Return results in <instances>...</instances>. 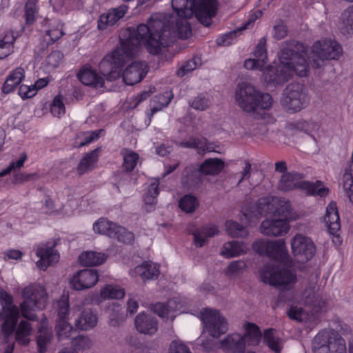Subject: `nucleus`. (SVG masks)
Masks as SVG:
<instances>
[{
	"mask_svg": "<svg viewBox=\"0 0 353 353\" xmlns=\"http://www.w3.org/2000/svg\"><path fill=\"white\" fill-rule=\"evenodd\" d=\"M175 16L164 13L151 15L146 24H140L136 29L128 28L120 36L121 47L106 55L99 64V70L108 81H114L121 76V66L145 48L152 54H158L176 37L188 39L192 34L188 19L195 14L204 26L211 23L216 14V0H172Z\"/></svg>",
	"mask_w": 353,
	"mask_h": 353,
	"instance_id": "nucleus-1",
	"label": "nucleus"
},
{
	"mask_svg": "<svg viewBox=\"0 0 353 353\" xmlns=\"http://www.w3.org/2000/svg\"><path fill=\"white\" fill-rule=\"evenodd\" d=\"M265 46V39H261L254 51V58L248 59L244 62L246 69L261 71L262 78L265 82L275 84L288 81L294 73L300 77L307 75V53L302 43L295 41L288 43L279 54V63L275 66H266L268 54Z\"/></svg>",
	"mask_w": 353,
	"mask_h": 353,
	"instance_id": "nucleus-2",
	"label": "nucleus"
},
{
	"mask_svg": "<svg viewBox=\"0 0 353 353\" xmlns=\"http://www.w3.org/2000/svg\"><path fill=\"white\" fill-rule=\"evenodd\" d=\"M252 248L257 253L267 255L280 263L276 266L266 265L260 270V277L264 283L283 289L294 287L296 282V274L282 265V263L290 266L292 265L284 240L259 239L252 244Z\"/></svg>",
	"mask_w": 353,
	"mask_h": 353,
	"instance_id": "nucleus-3",
	"label": "nucleus"
},
{
	"mask_svg": "<svg viewBox=\"0 0 353 353\" xmlns=\"http://www.w3.org/2000/svg\"><path fill=\"white\" fill-rule=\"evenodd\" d=\"M243 334L233 332L228 334L218 343L212 341H203L201 346L208 352L221 349L226 353H244L246 348L256 347L261 340V332L257 325L244 322L241 326Z\"/></svg>",
	"mask_w": 353,
	"mask_h": 353,
	"instance_id": "nucleus-4",
	"label": "nucleus"
},
{
	"mask_svg": "<svg viewBox=\"0 0 353 353\" xmlns=\"http://www.w3.org/2000/svg\"><path fill=\"white\" fill-rule=\"evenodd\" d=\"M266 214H274L289 222L299 218V214L292 208L290 201L272 196L259 199L258 205L250 210H243V214L249 224L256 222L261 215Z\"/></svg>",
	"mask_w": 353,
	"mask_h": 353,
	"instance_id": "nucleus-5",
	"label": "nucleus"
},
{
	"mask_svg": "<svg viewBox=\"0 0 353 353\" xmlns=\"http://www.w3.org/2000/svg\"><path fill=\"white\" fill-rule=\"evenodd\" d=\"M235 101L241 110L254 112L258 109L268 110L273 104L272 97L259 92L250 83H239L235 91Z\"/></svg>",
	"mask_w": 353,
	"mask_h": 353,
	"instance_id": "nucleus-6",
	"label": "nucleus"
},
{
	"mask_svg": "<svg viewBox=\"0 0 353 353\" xmlns=\"http://www.w3.org/2000/svg\"><path fill=\"white\" fill-rule=\"evenodd\" d=\"M21 296L23 301L19 307L22 316L34 321V312L43 310L47 303L48 295L45 287L40 283H30L23 289Z\"/></svg>",
	"mask_w": 353,
	"mask_h": 353,
	"instance_id": "nucleus-7",
	"label": "nucleus"
},
{
	"mask_svg": "<svg viewBox=\"0 0 353 353\" xmlns=\"http://www.w3.org/2000/svg\"><path fill=\"white\" fill-rule=\"evenodd\" d=\"M278 188L281 191H290L293 189H299L308 195H317L324 196L328 194L329 188L322 181L315 183L307 181L303 176L296 172L283 174L278 182Z\"/></svg>",
	"mask_w": 353,
	"mask_h": 353,
	"instance_id": "nucleus-8",
	"label": "nucleus"
},
{
	"mask_svg": "<svg viewBox=\"0 0 353 353\" xmlns=\"http://www.w3.org/2000/svg\"><path fill=\"white\" fill-rule=\"evenodd\" d=\"M342 54L341 46L334 40L325 39L315 42L311 50V65L321 68L326 60L337 59Z\"/></svg>",
	"mask_w": 353,
	"mask_h": 353,
	"instance_id": "nucleus-9",
	"label": "nucleus"
},
{
	"mask_svg": "<svg viewBox=\"0 0 353 353\" xmlns=\"http://www.w3.org/2000/svg\"><path fill=\"white\" fill-rule=\"evenodd\" d=\"M0 318L3 319L2 332L6 338L12 336L19 318V311L12 296L0 288Z\"/></svg>",
	"mask_w": 353,
	"mask_h": 353,
	"instance_id": "nucleus-10",
	"label": "nucleus"
},
{
	"mask_svg": "<svg viewBox=\"0 0 353 353\" xmlns=\"http://www.w3.org/2000/svg\"><path fill=\"white\" fill-rule=\"evenodd\" d=\"M310 97L300 83H291L283 90L281 99V105L290 112H297L307 107Z\"/></svg>",
	"mask_w": 353,
	"mask_h": 353,
	"instance_id": "nucleus-11",
	"label": "nucleus"
},
{
	"mask_svg": "<svg viewBox=\"0 0 353 353\" xmlns=\"http://www.w3.org/2000/svg\"><path fill=\"white\" fill-rule=\"evenodd\" d=\"M199 318L203 323V331L213 338H219L229 330L227 319L216 309H202Z\"/></svg>",
	"mask_w": 353,
	"mask_h": 353,
	"instance_id": "nucleus-12",
	"label": "nucleus"
},
{
	"mask_svg": "<svg viewBox=\"0 0 353 353\" xmlns=\"http://www.w3.org/2000/svg\"><path fill=\"white\" fill-rule=\"evenodd\" d=\"M314 353H347L345 342L330 331L319 332L312 341Z\"/></svg>",
	"mask_w": 353,
	"mask_h": 353,
	"instance_id": "nucleus-13",
	"label": "nucleus"
},
{
	"mask_svg": "<svg viewBox=\"0 0 353 353\" xmlns=\"http://www.w3.org/2000/svg\"><path fill=\"white\" fill-rule=\"evenodd\" d=\"M94 233L107 236L124 243H130L134 240V234L125 228L105 218H100L92 225Z\"/></svg>",
	"mask_w": 353,
	"mask_h": 353,
	"instance_id": "nucleus-14",
	"label": "nucleus"
},
{
	"mask_svg": "<svg viewBox=\"0 0 353 353\" xmlns=\"http://www.w3.org/2000/svg\"><path fill=\"white\" fill-rule=\"evenodd\" d=\"M291 249L295 261L305 263L312 259L316 246L312 240L305 235L297 234L291 240Z\"/></svg>",
	"mask_w": 353,
	"mask_h": 353,
	"instance_id": "nucleus-15",
	"label": "nucleus"
},
{
	"mask_svg": "<svg viewBox=\"0 0 353 353\" xmlns=\"http://www.w3.org/2000/svg\"><path fill=\"white\" fill-rule=\"evenodd\" d=\"M99 281V273L94 269H83L74 272L70 278L71 288L77 291L93 288Z\"/></svg>",
	"mask_w": 353,
	"mask_h": 353,
	"instance_id": "nucleus-16",
	"label": "nucleus"
},
{
	"mask_svg": "<svg viewBox=\"0 0 353 353\" xmlns=\"http://www.w3.org/2000/svg\"><path fill=\"white\" fill-rule=\"evenodd\" d=\"M290 222L281 218L270 217L262 221L259 230L261 234L268 236H282L290 230Z\"/></svg>",
	"mask_w": 353,
	"mask_h": 353,
	"instance_id": "nucleus-17",
	"label": "nucleus"
},
{
	"mask_svg": "<svg viewBox=\"0 0 353 353\" xmlns=\"http://www.w3.org/2000/svg\"><path fill=\"white\" fill-rule=\"evenodd\" d=\"M39 260L37 262V267L41 270H46L48 266L57 263L59 260V253L55 249V243L41 244L36 251Z\"/></svg>",
	"mask_w": 353,
	"mask_h": 353,
	"instance_id": "nucleus-18",
	"label": "nucleus"
},
{
	"mask_svg": "<svg viewBox=\"0 0 353 353\" xmlns=\"http://www.w3.org/2000/svg\"><path fill=\"white\" fill-rule=\"evenodd\" d=\"M147 72L148 65L145 61H134L123 72V80L127 85H134L140 82Z\"/></svg>",
	"mask_w": 353,
	"mask_h": 353,
	"instance_id": "nucleus-19",
	"label": "nucleus"
},
{
	"mask_svg": "<svg viewBox=\"0 0 353 353\" xmlns=\"http://www.w3.org/2000/svg\"><path fill=\"white\" fill-rule=\"evenodd\" d=\"M183 304L181 301L174 299L170 300L167 304L161 303H156L153 305L152 310L159 317L163 319L174 320L176 316V312L179 311L182 312Z\"/></svg>",
	"mask_w": 353,
	"mask_h": 353,
	"instance_id": "nucleus-20",
	"label": "nucleus"
},
{
	"mask_svg": "<svg viewBox=\"0 0 353 353\" xmlns=\"http://www.w3.org/2000/svg\"><path fill=\"white\" fill-rule=\"evenodd\" d=\"M301 302L306 307H310L312 312L317 313L323 310L324 302L316 294V285L312 283L303 292Z\"/></svg>",
	"mask_w": 353,
	"mask_h": 353,
	"instance_id": "nucleus-21",
	"label": "nucleus"
},
{
	"mask_svg": "<svg viewBox=\"0 0 353 353\" xmlns=\"http://www.w3.org/2000/svg\"><path fill=\"white\" fill-rule=\"evenodd\" d=\"M129 273L134 279L140 277L143 281L154 279L159 274V265L154 263L145 262L131 270Z\"/></svg>",
	"mask_w": 353,
	"mask_h": 353,
	"instance_id": "nucleus-22",
	"label": "nucleus"
},
{
	"mask_svg": "<svg viewBox=\"0 0 353 353\" xmlns=\"http://www.w3.org/2000/svg\"><path fill=\"white\" fill-rule=\"evenodd\" d=\"M127 10L128 7L126 6H121L109 10L107 13L101 14L98 21V28L103 30L114 25L124 17Z\"/></svg>",
	"mask_w": 353,
	"mask_h": 353,
	"instance_id": "nucleus-23",
	"label": "nucleus"
},
{
	"mask_svg": "<svg viewBox=\"0 0 353 353\" xmlns=\"http://www.w3.org/2000/svg\"><path fill=\"white\" fill-rule=\"evenodd\" d=\"M135 326L140 333L150 335L156 333L158 329L155 318L144 312H141L136 316Z\"/></svg>",
	"mask_w": 353,
	"mask_h": 353,
	"instance_id": "nucleus-24",
	"label": "nucleus"
},
{
	"mask_svg": "<svg viewBox=\"0 0 353 353\" xmlns=\"http://www.w3.org/2000/svg\"><path fill=\"white\" fill-rule=\"evenodd\" d=\"M26 76L25 69L21 67H17L12 70L6 77V79L2 86V92L4 94L12 92L16 88L20 85Z\"/></svg>",
	"mask_w": 353,
	"mask_h": 353,
	"instance_id": "nucleus-25",
	"label": "nucleus"
},
{
	"mask_svg": "<svg viewBox=\"0 0 353 353\" xmlns=\"http://www.w3.org/2000/svg\"><path fill=\"white\" fill-rule=\"evenodd\" d=\"M219 234V230L215 225H207L195 230L192 235L194 244L196 247L201 248L207 243L210 238Z\"/></svg>",
	"mask_w": 353,
	"mask_h": 353,
	"instance_id": "nucleus-26",
	"label": "nucleus"
},
{
	"mask_svg": "<svg viewBox=\"0 0 353 353\" xmlns=\"http://www.w3.org/2000/svg\"><path fill=\"white\" fill-rule=\"evenodd\" d=\"M324 221L330 234H335L341 228V221L336 203L330 202L326 208Z\"/></svg>",
	"mask_w": 353,
	"mask_h": 353,
	"instance_id": "nucleus-27",
	"label": "nucleus"
},
{
	"mask_svg": "<svg viewBox=\"0 0 353 353\" xmlns=\"http://www.w3.org/2000/svg\"><path fill=\"white\" fill-rule=\"evenodd\" d=\"M248 250V244L243 242L232 241L223 244L220 254L226 259H230L245 254Z\"/></svg>",
	"mask_w": 353,
	"mask_h": 353,
	"instance_id": "nucleus-28",
	"label": "nucleus"
},
{
	"mask_svg": "<svg viewBox=\"0 0 353 353\" xmlns=\"http://www.w3.org/2000/svg\"><path fill=\"white\" fill-rule=\"evenodd\" d=\"M108 255L104 252L85 251L79 256V261L84 266H98L106 261Z\"/></svg>",
	"mask_w": 353,
	"mask_h": 353,
	"instance_id": "nucleus-29",
	"label": "nucleus"
},
{
	"mask_svg": "<svg viewBox=\"0 0 353 353\" xmlns=\"http://www.w3.org/2000/svg\"><path fill=\"white\" fill-rule=\"evenodd\" d=\"M79 81L85 85L102 87L103 79L90 68H83L77 74Z\"/></svg>",
	"mask_w": 353,
	"mask_h": 353,
	"instance_id": "nucleus-30",
	"label": "nucleus"
},
{
	"mask_svg": "<svg viewBox=\"0 0 353 353\" xmlns=\"http://www.w3.org/2000/svg\"><path fill=\"white\" fill-rule=\"evenodd\" d=\"M98 322V317L95 312L90 310L82 312L75 321L77 328L81 330H90L95 327Z\"/></svg>",
	"mask_w": 353,
	"mask_h": 353,
	"instance_id": "nucleus-31",
	"label": "nucleus"
},
{
	"mask_svg": "<svg viewBox=\"0 0 353 353\" xmlns=\"http://www.w3.org/2000/svg\"><path fill=\"white\" fill-rule=\"evenodd\" d=\"M99 149L86 154L79 161L77 170L79 174H83L93 170L98 161Z\"/></svg>",
	"mask_w": 353,
	"mask_h": 353,
	"instance_id": "nucleus-32",
	"label": "nucleus"
},
{
	"mask_svg": "<svg viewBox=\"0 0 353 353\" xmlns=\"http://www.w3.org/2000/svg\"><path fill=\"white\" fill-rule=\"evenodd\" d=\"M225 163L220 159H208L200 166V172L203 174L216 175L222 171Z\"/></svg>",
	"mask_w": 353,
	"mask_h": 353,
	"instance_id": "nucleus-33",
	"label": "nucleus"
},
{
	"mask_svg": "<svg viewBox=\"0 0 353 353\" xmlns=\"http://www.w3.org/2000/svg\"><path fill=\"white\" fill-rule=\"evenodd\" d=\"M125 296L124 289L116 284H107L100 291L101 300L119 299Z\"/></svg>",
	"mask_w": 353,
	"mask_h": 353,
	"instance_id": "nucleus-34",
	"label": "nucleus"
},
{
	"mask_svg": "<svg viewBox=\"0 0 353 353\" xmlns=\"http://www.w3.org/2000/svg\"><path fill=\"white\" fill-rule=\"evenodd\" d=\"M32 332V327L28 322L21 321L17 325L15 332V339L21 345H27L30 343L29 336Z\"/></svg>",
	"mask_w": 353,
	"mask_h": 353,
	"instance_id": "nucleus-35",
	"label": "nucleus"
},
{
	"mask_svg": "<svg viewBox=\"0 0 353 353\" xmlns=\"http://www.w3.org/2000/svg\"><path fill=\"white\" fill-rule=\"evenodd\" d=\"M15 37L11 31L5 33L0 39V59H4L14 52Z\"/></svg>",
	"mask_w": 353,
	"mask_h": 353,
	"instance_id": "nucleus-36",
	"label": "nucleus"
},
{
	"mask_svg": "<svg viewBox=\"0 0 353 353\" xmlns=\"http://www.w3.org/2000/svg\"><path fill=\"white\" fill-rule=\"evenodd\" d=\"M226 233L233 238H244L248 235L247 229L237 222L229 220L225 223Z\"/></svg>",
	"mask_w": 353,
	"mask_h": 353,
	"instance_id": "nucleus-37",
	"label": "nucleus"
},
{
	"mask_svg": "<svg viewBox=\"0 0 353 353\" xmlns=\"http://www.w3.org/2000/svg\"><path fill=\"white\" fill-rule=\"evenodd\" d=\"M275 330L268 329L264 332L263 342L270 349L276 353H279L282 349L281 340L275 336Z\"/></svg>",
	"mask_w": 353,
	"mask_h": 353,
	"instance_id": "nucleus-38",
	"label": "nucleus"
},
{
	"mask_svg": "<svg viewBox=\"0 0 353 353\" xmlns=\"http://www.w3.org/2000/svg\"><path fill=\"white\" fill-rule=\"evenodd\" d=\"M342 184L350 201L353 203V164L345 168L343 175Z\"/></svg>",
	"mask_w": 353,
	"mask_h": 353,
	"instance_id": "nucleus-39",
	"label": "nucleus"
},
{
	"mask_svg": "<svg viewBox=\"0 0 353 353\" xmlns=\"http://www.w3.org/2000/svg\"><path fill=\"white\" fill-rule=\"evenodd\" d=\"M288 314L290 319L297 321H311L314 312L310 314L308 311L304 310L301 306L292 305L290 306Z\"/></svg>",
	"mask_w": 353,
	"mask_h": 353,
	"instance_id": "nucleus-40",
	"label": "nucleus"
},
{
	"mask_svg": "<svg viewBox=\"0 0 353 353\" xmlns=\"http://www.w3.org/2000/svg\"><path fill=\"white\" fill-rule=\"evenodd\" d=\"M159 181L152 179L150 180L149 185L143 196V200L147 205H153L156 203L157 196L159 194Z\"/></svg>",
	"mask_w": 353,
	"mask_h": 353,
	"instance_id": "nucleus-41",
	"label": "nucleus"
},
{
	"mask_svg": "<svg viewBox=\"0 0 353 353\" xmlns=\"http://www.w3.org/2000/svg\"><path fill=\"white\" fill-rule=\"evenodd\" d=\"M55 308L57 312V321H68L70 312V305L68 296H62L55 303Z\"/></svg>",
	"mask_w": 353,
	"mask_h": 353,
	"instance_id": "nucleus-42",
	"label": "nucleus"
},
{
	"mask_svg": "<svg viewBox=\"0 0 353 353\" xmlns=\"http://www.w3.org/2000/svg\"><path fill=\"white\" fill-rule=\"evenodd\" d=\"M52 337V332L44 325H42L39 330L37 337V346L39 353H45L48 345Z\"/></svg>",
	"mask_w": 353,
	"mask_h": 353,
	"instance_id": "nucleus-43",
	"label": "nucleus"
},
{
	"mask_svg": "<svg viewBox=\"0 0 353 353\" xmlns=\"http://www.w3.org/2000/svg\"><path fill=\"white\" fill-rule=\"evenodd\" d=\"M171 100V94L169 92H165L162 94L156 96L152 101V109L150 116L154 113L161 110L163 108L168 105Z\"/></svg>",
	"mask_w": 353,
	"mask_h": 353,
	"instance_id": "nucleus-44",
	"label": "nucleus"
},
{
	"mask_svg": "<svg viewBox=\"0 0 353 353\" xmlns=\"http://www.w3.org/2000/svg\"><path fill=\"white\" fill-rule=\"evenodd\" d=\"M122 155L123 158V166L124 169L128 172L133 170L137 164L139 155L130 150H123Z\"/></svg>",
	"mask_w": 353,
	"mask_h": 353,
	"instance_id": "nucleus-45",
	"label": "nucleus"
},
{
	"mask_svg": "<svg viewBox=\"0 0 353 353\" xmlns=\"http://www.w3.org/2000/svg\"><path fill=\"white\" fill-rule=\"evenodd\" d=\"M179 206L186 213H191L199 206V202L195 196L187 194L179 200Z\"/></svg>",
	"mask_w": 353,
	"mask_h": 353,
	"instance_id": "nucleus-46",
	"label": "nucleus"
},
{
	"mask_svg": "<svg viewBox=\"0 0 353 353\" xmlns=\"http://www.w3.org/2000/svg\"><path fill=\"white\" fill-rule=\"evenodd\" d=\"M55 330L60 341L70 337L74 332L72 326L68 321H57Z\"/></svg>",
	"mask_w": 353,
	"mask_h": 353,
	"instance_id": "nucleus-47",
	"label": "nucleus"
},
{
	"mask_svg": "<svg viewBox=\"0 0 353 353\" xmlns=\"http://www.w3.org/2000/svg\"><path fill=\"white\" fill-rule=\"evenodd\" d=\"M62 31L60 23L52 25L48 30L46 31L44 40L48 44L52 43L62 37Z\"/></svg>",
	"mask_w": 353,
	"mask_h": 353,
	"instance_id": "nucleus-48",
	"label": "nucleus"
},
{
	"mask_svg": "<svg viewBox=\"0 0 353 353\" xmlns=\"http://www.w3.org/2000/svg\"><path fill=\"white\" fill-rule=\"evenodd\" d=\"M190 105L196 110L203 111L211 105V101L208 95L199 94L190 102Z\"/></svg>",
	"mask_w": 353,
	"mask_h": 353,
	"instance_id": "nucleus-49",
	"label": "nucleus"
},
{
	"mask_svg": "<svg viewBox=\"0 0 353 353\" xmlns=\"http://www.w3.org/2000/svg\"><path fill=\"white\" fill-rule=\"evenodd\" d=\"M246 268L244 261L237 260L231 262L225 270V274L229 277H235L242 274Z\"/></svg>",
	"mask_w": 353,
	"mask_h": 353,
	"instance_id": "nucleus-50",
	"label": "nucleus"
},
{
	"mask_svg": "<svg viewBox=\"0 0 353 353\" xmlns=\"http://www.w3.org/2000/svg\"><path fill=\"white\" fill-rule=\"evenodd\" d=\"M37 2L38 0H28L26 3V23L28 24L33 23L36 19L38 11Z\"/></svg>",
	"mask_w": 353,
	"mask_h": 353,
	"instance_id": "nucleus-51",
	"label": "nucleus"
},
{
	"mask_svg": "<svg viewBox=\"0 0 353 353\" xmlns=\"http://www.w3.org/2000/svg\"><path fill=\"white\" fill-rule=\"evenodd\" d=\"M341 21L345 32L353 31V6L347 8L341 14Z\"/></svg>",
	"mask_w": 353,
	"mask_h": 353,
	"instance_id": "nucleus-52",
	"label": "nucleus"
},
{
	"mask_svg": "<svg viewBox=\"0 0 353 353\" xmlns=\"http://www.w3.org/2000/svg\"><path fill=\"white\" fill-rule=\"evenodd\" d=\"M201 65V59L199 58H194L185 62L177 71V74L179 77H183L189 72L195 70L199 65Z\"/></svg>",
	"mask_w": 353,
	"mask_h": 353,
	"instance_id": "nucleus-53",
	"label": "nucleus"
},
{
	"mask_svg": "<svg viewBox=\"0 0 353 353\" xmlns=\"http://www.w3.org/2000/svg\"><path fill=\"white\" fill-rule=\"evenodd\" d=\"M168 353H192V352L183 341L176 339L170 343Z\"/></svg>",
	"mask_w": 353,
	"mask_h": 353,
	"instance_id": "nucleus-54",
	"label": "nucleus"
},
{
	"mask_svg": "<svg viewBox=\"0 0 353 353\" xmlns=\"http://www.w3.org/2000/svg\"><path fill=\"white\" fill-rule=\"evenodd\" d=\"M50 111L57 117H61L65 114V105L60 95L54 97L50 107Z\"/></svg>",
	"mask_w": 353,
	"mask_h": 353,
	"instance_id": "nucleus-55",
	"label": "nucleus"
},
{
	"mask_svg": "<svg viewBox=\"0 0 353 353\" xmlns=\"http://www.w3.org/2000/svg\"><path fill=\"white\" fill-rule=\"evenodd\" d=\"M241 32L239 29L230 32L223 36L219 37L216 39V43L219 46H228L232 44L237 37L239 32Z\"/></svg>",
	"mask_w": 353,
	"mask_h": 353,
	"instance_id": "nucleus-56",
	"label": "nucleus"
},
{
	"mask_svg": "<svg viewBox=\"0 0 353 353\" xmlns=\"http://www.w3.org/2000/svg\"><path fill=\"white\" fill-rule=\"evenodd\" d=\"M27 159V155L26 153L22 154L19 159L17 161H13L10 163L9 166L6 169L3 170L0 172V177L9 174L11 171L20 168L23 166V164Z\"/></svg>",
	"mask_w": 353,
	"mask_h": 353,
	"instance_id": "nucleus-57",
	"label": "nucleus"
},
{
	"mask_svg": "<svg viewBox=\"0 0 353 353\" xmlns=\"http://www.w3.org/2000/svg\"><path fill=\"white\" fill-rule=\"evenodd\" d=\"M62 57V54L59 51L51 52L46 59V63L48 69L50 70L57 68L59 65Z\"/></svg>",
	"mask_w": 353,
	"mask_h": 353,
	"instance_id": "nucleus-58",
	"label": "nucleus"
},
{
	"mask_svg": "<svg viewBox=\"0 0 353 353\" xmlns=\"http://www.w3.org/2000/svg\"><path fill=\"white\" fill-rule=\"evenodd\" d=\"M316 125L314 123L306 121H300L296 123H290L288 125L289 130H299L303 131L305 133H307L310 131L311 126Z\"/></svg>",
	"mask_w": 353,
	"mask_h": 353,
	"instance_id": "nucleus-59",
	"label": "nucleus"
},
{
	"mask_svg": "<svg viewBox=\"0 0 353 353\" xmlns=\"http://www.w3.org/2000/svg\"><path fill=\"white\" fill-rule=\"evenodd\" d=\"M18 92L22 99L31 98L37 94V88H34L33 85L22 84L19 86Z\"/></svg>",
	"mask_w": 353,
	"mask_h": 353,
	"instance_id": "nucleus-60",
	"label": "nucleus"
},
{
	"mask_svg": "<svg viewBox=\"0 0 353 353\" xmlns=\"http://www.w3.org/2000/svg\"><path fill=\"white\" fill-rule=\"evenodd\" d=\"M288 33V29L285 24L280 22L274 26L273 37L276 39H283Z\"/></svg>",
	"mask_w": 353,
	"mask_h": 353,
	"instance_id": "nucleus-61",
	"label": "nucleus"
},
{
	"mask_svg": "<svg viewBox=\"0 0 353 353\" xmlns=\"http://www.w3.org/2000/svg\"><path fill=\"white\" fill-rule=\"evenodd\" d=\"M3 259L5 261L10 260H19L23 256L21 251L16 249H9L6 250L3 253Z\"/></svg>",
	"mask_w": 353,
	"mask_h": 353,
	"instance_id": "nucleus-62",
	"label": "nucleus"
},
{
	"mask_svg": "<svg viewBox=\"0 0 353 353\" xmlns=\"http://www.w3.org/2000/svg\"><path fill=\"white\" fill-rule=\"evenodd\" d=\"M74 345L78 350H85L90 346V341L88 338L84 336H79L75 339Z\"/></svg>",
	"mask_w": 353,
	"mask_h": 353,
	"instance_id": "nucleus-63",
	"label": "nucleus"
},
{
	"mask_svg": "<svg viewBox=\"0 0 353 353\" xmlns=\"http://www.w3.org/2000/svg\"><path fill=\"white\" fill-rule=\"evenodd\" d=\"M139 307L137 299L134 296L130 295L127 301V312L132 314L135 313Z\"/></svg>",
	"mask_w": 353,
	"mask_h": 353,
	"instance_id": "nucleus-64",
	"label": "nucleus"
}]
</instances>
